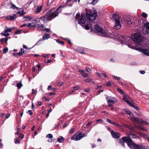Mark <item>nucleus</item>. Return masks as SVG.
<instances>
[{"instance_id":"nucleus-1","label":"nucleus","mask_w":149,"mask_h":149,"mask_svg":"<svg viewBox=\"0 0 149 149\" xmlns=\"http://www.w3.org/2000/svg\"><path fill=\"white\" fill-rule=\"evenodd\" d=\"M61 8V6L58 8L56 10H55L54 8L52 9L45 15L41 17L40 19L44 23L51 20L58 15V13L62 10H60Z\"/></svg>"},{"instance_id":"nucleus-2","label":"nucleus","mask_w":149,"mask_h":149,"mask_svg":"<svg viewBox=\"0 0 149 149\" xmlns=\"http://www.w3.org/2000/svg\"><path fill=\"white\" fill-rule=\"evenodd\" d=\"M86 16L89 22L93 23L97 16V10L95 8H93V10L91 11H86Z\"/></svg>"},{"instance_id":"nucleus-3","label":"nucleus","mask_w":149,"mask_h":149,"mask_svg":"<svg viewBox=\"0 0 149 149\" xmlns=\"http://www.w3.org/2000/svg\"><path fill=\"white\" fill-rule=\"evenodd\" d=\"M132 40L136 43L141 46H143L141 42L143 40V37L140 33H135L132 36Z\"/></svg>"},{"instance_id":"nucleus-4","label":"nucleus","mask_w":149,"mask_h":149,"mask_svg":"<svg viewBox=\"0 0 149 149\" xmlns=\"http://www.w3.org/2000/svg\"><path fill=\"white\" fill-rule=\"evenodd\" d=\"M113 19L115 21V26L113 28L115 29H119L121 28V21L119 16L117 14H114L112 17Z\"/></svg>"},{"instance_id":"nucleus-5","label":"nucleus","mask_w":149,"mask_h":149,"mask_svg":"<svg viewBox=\"0 0 149 149\" xmlns=\"http://www.w3.org/2000/svg\"><path fill=\"white\" fill-rule=\"evenodd\" d=\"M125 112L127 114L130 115V116L132 118L131 120L136 123L139 124L141 125L143 123H145L146 122L144 120H143L141 118H136L133 115L132 113L131 112L128 110H125Z\"/></svg>"},{"instance_id":"nucleus-6","label":"nucleus","mask_w":149,"mask_h":149,"mask_svg":"<svg viewBox=\"0 0 149 149\" xmlns=\"http://www.w3.org/2000/svg\"><path fill=\"white\" fill-rule=\"evenodd\" d=\"M131 40L130 38L129 37L125 36L123 37L122 38V40H119V42L121 44L127 45L130 48H133L134 47L129 44V43L130 42V41H131Z\"/></svg>"},{"instance_id":"nucleus-7","label":"nucleus","mask_w":149,"mask_h":149,"mask_svg":"<svg viewBox=\"0 0 149 149\" xmlns=\"http://www.w3.org/2000/svg\"><path fill=\"white\" fill-rule=\"evenodd\" d=\"M124 142H127L128 146L131 149H133L135 145V143L133 142L131 139L128 137L124 136L122 139Z\"/></svg>"},{"instance_id":"nucleus-8","label":"nucleus","mask_w":149,"mask_h":149,"mask_svg":"<svg viewBox=\"0 0 149 149\" xmlns=\"http://www.w3.org/2000/svg\"><path fill=\"white\" fill-rule=\"evenodd\" d=\"M81 15V16L79 13H77L76 15L75 19L78 20L79 24L82 25L86 23V19L85 17L83 16L82 13Z\"/></svg>"},{"instance_id":"nucleus-9","label":"nucleus","mask_w":149,"mask_h":149,"mask_svg":"<svg viewBox=\"0 0 149 149\" xmlns=\"http://www.w3.org/2000/svg\"><path fill=\"white\" fill-rule=\"evenodd\" d=\"M95 30L97 32L101 33L102 34V36H105L107 35V33L102 28L98 25L96 24L94 26Z\"/></svg>"},{"instance_id":"nucleus-10","label":"nucleus","mask_w":149,"mask_h":149,"mask_svg":"<svg viewBox=\"0 0 149 149\" xmlns=\"http://www.w3.org/2000/svg\"><path fill=\"white\" fill-rule=\"evenodd\" d=\"M85 134H84L83 135L81 133H79L78 134L76 135L75 136V134H74V135L71 138V139L72 140H74L75 141H78L80 140L81 139L82 137H84V136H86L85 135Z\"/></svg>"},{"instance_id":"nucleus-11","label":"nucleus","mask_w":149,"mask_h":149,"mask_svg":"<svg viewBox=\"0 0 149 149\" xmlns=\"http://www.w3.org/2000/svg\"><path fill=\"white\" fill-rule=\"evenodd\" d=\"M143 32L144 34L149 33V23L148 22L144 24L143 28Z\"/></svg>"},{"instance_id":"nucleus-12","label":"nucleus","mask_w":149,"mask_h":149,"mask_svg":"<svg viewBox=\"0 0 149 149\" xmlns=\"http://www.w3.org/2000/svg\"><path fill=\"white\" fill-rule=\"evenodd\" d=\"M132 149H149V148L147 146L135 144Z\"/></svg>"},{"instance_id":"nucleus-13","label":"nucleus","mask_w":149,"mask_h":149,"mask_svg":"<svg viewBox=\"0 0 149 149\" xmlns=\"http://www.w3.org/2000/svg\"><path fill=\"white\" fill-rule=\"evenodd\" d=\"M138 50L142 52L144 54L149 56V50L147 49H144L141 48H139L137 49Z\"/></svg>"},{"instance_id":"nucleus-14","label":"nucleus","mask_w":149,"mask_h":149,"mask_svg":"<svg viewBox=\"0 0 149 149\" xmlns=\"http://www.w3.org/2000/svg\"><path fill=\"white\" fill-rule=\"evenodd\" d=\"M111 134L114 138H118L120 137V134L119 133L115 132L113 130L111 131Z\"/></svg>"},{"instance_id":"nucleus-15","label":"nucleus","mask_w":149,"mask_h":149,"mask_svg":"<svg viewBox=\"0 0 149 149\" xmlns=\"http://www.w3.org/2000/svg\"><path fill=\"white\" fill-rule=\"evenodd\" d=\"M76 51L81 54H85L84 53V49L83 47H77Z\"/></svg>"},{"instance_id":"nucleus-16","label":"nucleus","mask_w":149,"mask_h":149,"mask_svg":"<svg viewBox=\"0 0 149 149\" xmlns=\"http://www.w3.org/2000/svg\"><path fill=\"white\" fill-rule=\"evenodd\" d=\"M17 17V16L16 14H14L13 15H9L7 17L8 19L10 20H14Z\"/></svg>"},{"instance_id":"nucleus-17","label":"nucleus","mask_w":149,"mask_h":149,"mask_svg":"<svg viewBox=\"0 0 149 149\" xmlns=\"http://www.w3.org/2000/svg\"><path fill=\"white\" fill-rule=\"evenodd\" d=\"M42 6H38L36 9V10L35 11V12L36 14H38L39 13L41 10Z\"/></svg>"},{"instance_id":"nucleus-18","label":"nucleus","mask_w":149,"mask_h":149,"mask_svg":"<svg viewBox=\"0 0 149 149\" xmlns=\"http://www.w3.org/2000/svg\"><path fill=\"white\" fill-rule=\"evenodd\" d=\"M50 36L49 34L47 33H45V35L43 36L42 37L43 40H45L47 39L50 37Z\"/></svg>"},{"instance_id":"nucleus-19","label":"nucleus","mask_w":149,"mask_h":149,"mask_svg":"<svg viewBox=\"0 0 149 149\" xmlns=\"http://www.w3.org/2000/svg\"><path fill=\"white\" fill-rule=\"evenodd\" d=\"M126 20L127 22V23L128 25L131 24L134 22H134L133 20L131 19L130 18H127Z\"/></svg>"},{"instance_id":"nucleus-20","label":"nucleus","mask_w":149,"mask_h":149,"mask_svg":"<svg viewBox=\"0 0 149 149\" xmlns=\"http://www.w3.org/2000/svg\"><path fill=\"white\" fill-rule=\"evenodd\" d=\"M11 5V8L13 9H16L17 10H18L19 8L16 7L14 4L13 3H11L10 4Z\"/></svg>"},{"instance_id":"nucleus-21","label":"nucleus","mask_w":149,"mask_h":149,"mask_svg":"<svg viewBox=\"0 0 149 149\" xmlns=\"http://www.w3.org/2000/svg\"><path fill=\"white\" fill-rule=\"evenodd\" d=\"M123 126L126 127L128 128L129 129H131V130H132V127L130 125H129L127 124H126L125 123H123Z\"/></svg>"},{"instance_id":"nucleus-22","label":"nucleus","mask_w":149,"mask_h":149,"mask_svg":"<svg viewBox=\"0 0 149 149\" xmlns=\"http://www.w3.org/2000/svg\"><path fill=\"white\" fill-rule=\"evenodd\" d=\"M24 53V50L22 48L21 49L19 52L17 53V54L19 56H21Z\"/></svg>"},{"instance_id":"nucleus-23","label":"nucleus","mask_w":149,"mask_h":149,"mask_svg":"<svg viewBox=\"0 0 149 149\" xmlns=\"http://www.w3.org/2000/svg\"><path fill=\"white\" fill-rule=\"evenodd\" d=\"M27 26L28 27H35L36 26L35 23L34 22L28 23Z\"/></svg>"},{"instance_id":"nucleus-24","label":"nucleus","mask_w":149,"mask_h":149,"mask_svg":"<svg viewBox=\"0 0 149 149\" xmlns=\"http://www.w3.org/2000/svg\"><path fill=\"white\" fill-rule=\"evenodd\" d=\"M26 13L24 12V10H22V11H19L17 13V14H19L20 15L19 16H22L23 15L25 14Z\"/></svg>"},{"instance_id":"nucleus-25","label":"nucleus","mask_w":149,"mask_h":149,"mask_svg":"<svg viewBox=\"0 0 149 149\" xmlns=\"http://www.w3.org/2000/svg\"><path fill=\"white\" fill-rule=\"evenodd\" d=\"M118 142L123 147H125L124 142H124L122 140H121V139H119L118 140Z\"/></svg>"},{"instance_id":"nucleus-26","label":"nucleus","mask_w":149,"mask_h":149,"mask_svg":"<svg viewBox=\"0 0 149 149\" xmlns=\"http://www.w3.org/2000/svg\"><path fill=\"white\" fill-rule=\"evenodd\" d=\"M1 34L3 35L6 36H8L9 35V33L7 31H6V30L3 31L1 33Z\"/></svg>"},{"instance_id":"nucleus-27","label":"nucleus","mask_w":149,"mask_h":149,"mask_svg":"<svg viewBox=\"0 0 149 149\" xmlns=\"http://www.w3.org/2000/svg\"><path fill=\"white\" fill-rule=\"evenodd\" d=\"M64 139V138L63 137L61 136L60 138H58L57 141L59 143H61L63 141Z\"/></svg>"},{"instance_id":"nucleus-28","label":"nucleus","mask_w":149,"mask_h":149,"mask_svg":"<svg viewBox=\"0 0 149 149\" xmlns=\"http://www.w3.org/2000/svg\"><path fill=\"white\" fill-rule=\"evenodd\" d=\"M81 75L84 77H89V75L87 73L85 72V71L81 74Z\"/></svg>"},{"instance_id":"nucleus-29","label":"nucleus","mask_w":149,"mask_h":149,"mask_svg":"<svg viewBox=\"0 0 149 149\" xmlns=\"http://www.w3.org/2000/svg\"><path fill=\"white\" fill-rule=\"evenodd\" d=\"M14 142L15 144H19L20 143V141L19 139L18 138L16 137L15 139Z\"/></svg>"},{"instance_id":"nucleus-30","label":"nucleus","mask_w":149,"mask_h":149,"mask_svg":"<svg viewBox=\"0 0 149 149\" xmlns=\"http://www.w3.org/2000/svg\"><path fill=\"white\" fill-rule=\"evenodd\" d=\"M24 18H26L27 19H26V21H29L31 19H32L33 18V17L29 16L25 17H24Z\"/></svg>"},{"instance_id":"nucleus-31","label":"nucleus","mask_w":149,"mask_h":149,"mask_svg":"<svg viewBox=\"0 0 149 149\" xmlns=\"http://www.w3.org/2000/svg\"><path fill=\"white\" fill-rule=\"evenodd\" d=\"M115 102V99L109 100H107V103H114Z\"/></svg>"},{"instance_id":"nucleus-32","label":"nucleus","mask_w":149,"mask_h":149,"mask_svg":"<svg viewBox=\"0 0 149 149\" xmlns=\"http://www.w3.org/2000/svg\"><path fill=\"white\" fill-rule=\"evenodd\" d=\"M117 90H118V91L121 94H122L123 95H125V93H124L123 92V91L121 90V89H120V88H117Z\"/></svg>"},{"instance_id":"nucleus-33","label":"nucleus","mask_w":149,"mask_h":149,"mask_svg":"<svg viewBox=\"0 0 149 149\" xmlns=\"http://www.w3.org/2000/svg\"><path fill=\"white\" fill-rule=\"evenodd\" d=\"M36 26H37V27L38 28H44V25L42 24H37Z\"/></svg>"},{"instance_id":"nucleus-34","label":"nucleus","mask_w":149,"mask_h":149,"mask_svg":"<svg viewBox=\"0 0 149 149\" xmlns=\"http://www.w3.org/2000/svg\"><path fill=\"white\" fill-rule=\"evenodd\" d=\"M22 85L21 83H17V87L19 89L20 88H21L22 87Z\"/></svg>"},{"instance_id":"nucleus-35","label":"nucleus","mask_w":149,"mask_h":149,"mask_svg":"<svg viewBox=\"0 0 149 149\" xmlns=\"http://www.w3.org/2000/svg\"><path fill=\"white\" fill-rule=\"evenodd\" d=\"M53 136L52 134H49L47 135L46 137L47 138L52 139L53 138Z\"/></svg>"},{"instance_id":"nucleus-36","label":"nucleus","mask_w":149,"mask_h":149,"mask_svg":"<svg viewBox=\"0 0 149 149\" xmlns=\"http://www.w3.org/2000/svg\"><path fill=\"white\" fill-rule=\"evenodd\" d=\"M141 16L143 17L146 18L147 17L148 15L146 13L143 12L141 14Z\"/></svg>"},{"instance_id":"nucleus-37","label":"nucleus","mask_w":149,"mask_h":149,"mask_svg":"<svg viewBox=\"0 0 149 149\" xmlns=\"http://www.w3.org/2000/svg\"><path fill=\"white\" fill-rule=\"evenodd\" d=\"M132 136V138L133 139H137L139 138V136L135 134H132L131 135Z\"/></svg>"},{"instance_id":"nucleus-38","label":"nucleus","mask_w":149,"mask_h":149,"mask_svg":"<svg viewBox=\"0 0 149 149\" xmlns=\"http://www.w3.org/2000/svg\"><path fill=\"white\" fill-rule=\"evenodd\" d=\"M56 42L59 44H60L62 45H63L64 42L63 41H61L58 39L56 40Z\"/></svg>"},{"instance_id":"nucleus-39","label":"nucleus","mask_w":149,"mask_h":149,"mask_svg":"<svg viewBox=\"0 0 149 149\" xmlns=\"http://www.w3.org/2000/svg\"><path fill=\"white\" fill-rule=\"evenodd\" d=\"M107 120L108 121V122L109 123H111L113 125V124H115V122H113V121H112V120H111L110 119L107 118Z\"/></svg>"},{"instance_id":"nucleus-40","label":"nucleus","mask_w":149,"mask_h":149,"mask_svg":"<svg viewBox=\"0 0 149 149\" xmlns=\"http://www.w3.org/2000/svg\"><path fill=\"white\" fill-rule=\"evenodd\" d=\"M98 0H93V1L91 2V4L94 5L96 4L98 1Z\"/></svg>"},{"instance_id":"nucleus-41","label":"nucleus","mask_w":149,"mask_h":149,"mask_svg":"<svg viewBox=\"0 0 149 149\" xmlns=\"http://www.w3.org/2000/svg\"><path fill=\"white\" fill-rule=\"evenodd\" d=\"M136 128L139 130H145V129L143 127H140L139 126H137V127H136Z\"/></svg>"},{"instance_id":"nucleus-42","label":"nucleus","mask_w":149,"mask_h":149,"mask_svg":"<svg viewBox=\"0 0 149 149\" xmlns=\"http://www.w3.org/2000/svg\"><path fill=\"white\" fill-rule=\"evenodd\" d=\"M113 125L119 128H121L122 127V126L121 125H120V124L117 123H115V124H113Z\"/></svg>"},{"instance_id":"nucleus-43","label":"nucleus","mask_w":149,"mask_h":149,"mask_svg":"<svg viewBox=\"0 0 149 149\" xmlns=\"http://www.w3.org/2000/svg\"><path fill=\"white\" fill-rule=\"evenodd\" d=\"M22 31V30H21L20 31H18L16 32H15L14 34V35H16L17 34H20L21 32Z\"/></svg>"},{"instance_id":"nucleus-44","label":"nucleus","mask_w":149,"mask_h":149,"mask_svg":"<svg viewBox=\"0 0 149 149\" xmlns=\"http://www.w3.org/2000/svg\"><path fill=\"white\" fill-rule=\"evenodd\" d=\"M8 51V48H6L4 49L3 51V53L4 54L6 53Z\"/></svg>"},{"instance_id":"nucleus-45","label":"nucleus","mask_w":149,"mask_h":149,"mask_svg":"<svg viewBox=\"0 0 149 149\" xmlns=\"http://www.w3.org/2000/svg\"><path fill=\"white\" fill-rule=\"evenodd\" d=\"M73 89L74 90H76L80 89V87L78 86H77L75 87H73Z\"/></svg>"},{"instance_id":"nucleus-46","label":"nucleus","mask_w":149,"mask_h":149,"mask_svg":"<svg viewBox=\"0 0 149 149\" xmlns=\"http://www.w3.org/2000/svg\"><path fill=\"white\" fill-rule=\"evenodd\" d=\"M36 105L38 106H41L42 105V103L40 102H38L36 103Z\"/></svg>"},{"instance_id":"nucleus-47","label":"nucleus","mask_w":149,"mask_h":149,"mask_svg":"<svg viewBox=\"0 0 149 149\" xmlns=\"http://www.w3.org/2000/svg\"><path fill=\"white\" fill-rule=\"evenodd\" d=\"M63 84V83L62 82H58L57 83V84L58 86H62Z\"/></svg>"},{"instance_id":"nucleus-48","label":"nucleus","mask_w":149,"mask_h":149,"mask_svg":"<svg viewBox=\"0 0 149 149\" xmlns=\"http://www.w3.org/2000/svg\"><path fill=\"white\" fill-rule=\"evenodd\" d=\"M85 70L87 72H90L91 71V69L89 68L86 67L85 68Z\"/></svg>"},{"instance_id":"nucleus-49","label":"nucleus","mask_w":149,"mask_h":149,"mask_svg":"<svg viewBox=\"0 0 149 149\" xmlns=\"http://www.w3.org/2000/svg\"><path fill=\"white\" fill-rule=\"evenodd\" d=\"M27 113H28L29 114V115L31 116L32 115V112L31 110H29L28 111Z\"/></svg>"},{"instance_id":"nucleus-50","label":"nucleus","mask_w":149,"mask_h":149,"mask_svg":"<svg viewBox=\"0 0 149 149\" xmlns=\"http://www.w3.org/2000/svg\"><path fill=\"white\" fill-rule=\"evenodd\" d=\"M91 80V79L88 78V79H85L84 80V81L86 82H90Z\"/></svg>"},{"instance_id":"nucleus-51","label":"nucleus","mask_w":149,"mask_h":149,"mask_svg":"<svg viewBox=\"0 0 149 149\" xmlns=\"http://www.w3.org/2000/svg\"><path fill=\"white\" fill-rule=\"evenodd\" d=\"M74 128H72L71 129L70 131H69V133H73L74 132Z\"/></svg>"},{"instance_id":"nucleus-52","label":"nucleus","mask_w":149,"mask_h":149,"mask_svg":"<svg viewBox=\"0 0 149 149\" xmlns=\"http://www.w3.org/2000/svg\"><path fill=\"white\" fill-rule=\"evenodd\" d=\"M84 28L86 29V30H88L89 29V26L88 25H85Z\"/></svg>"},{"instance_id":"nucleus-53","label":"nucleus","mask_w":149,"mask_h":149,"mask_svg":"<svg viewBox=\"0 0 149 149\" xmlns=\"http://www.w3.org/2000/svg\"><path fill=\"white\" fill-rule=\"evenodd\" d=\"M44 31H45L46 32H49L50 31V30L49 28H45L44 29Z\"/></svg>"},{"instance_id":"nucleus-54","label":"nucleus","mask_w":149,"mask_h":149,"mask_svg":"<svg viewBox=\"0 0 149 149\" xmlns=\"http://www.w3.org/2000/svg\"><path fill=\"white\" fill-rule=\"evenodd\" d=\"M132 107H134L136 110H138L139 109V107L137 106H135L134 104H133V106H132Z\"/></svg>"},{"instance_id":"nucleus-55","label":"nucleus","mask_w":149,"mask_h":149,"mask_svg":"<svg viewBox=\"0 0 149 149\" xmlns=\"http://www.w3.org/2000/svg\"><path fill=\"white\" fill-rule=\"evenodd\" d=\"M37 67L38 68V71H40L41 68H40V64H38L37 65Z\"/></svg>"},{"instance_id":"nucleus-56","label":"nucleus","mask_w":149,"mask_h":149,"mask_svg":"<svg viewBox=\"0 0 149 149\" xmlns=\"http://www.w3.org/2000/svg\"><path fill=\"white\" fill-rule=\"evenodd\" d=\"M93 123V122L92 121L89 122L86 125L87 127H88V126H90Z\"/></svg>"},{"instance_id":"nucleus-57","label":"nucleus","mask_w":149,"mask_h":149,"mask_svg":"<svg viewBox=\"0 0 149 149\" xmlns=\"http://www.w3.org/2000/svg\"><path fill=\"white\" fill-rule=\"evenodd\" d=\"M113 77L115 78V79L117 80H119L120 79V78L119 77H116L115 76H113Z\"/></svg>"},{"instance_id":"nucleus-58","label":"nucleus","mask_w":149,"mask_h":149,"mask_svg":"<svg viewBox=\"0 0 149 149\" xmlns=\"http://www.w3.org/2000/svg\"><path fill=\"white\" fill-rule=\"evenodd\" d=\"M24 137V135L22 134H20L19 135V138L21 139H23Z\"/></svg>"},{"instance_id":"nucleus-59","label":"nucleus","mask_w":149,"mask_h":149,"mask_svg":"<svg viewBox=\"0 0 149 149\" xmlns=\"http://www.w3.org/2000/svg\"><path fill=\"white\" fill-rule=\"evenodd\" d=\"M128 104L131 107L133 106V104H134L133 103L131 102L130 101V102Z\"/></svg>"},{"instance_id":"nucleus-60","label":"nucleus","mask_w":149,"mask_h":149,"mask_svg":"<svg viewBox=\"0 0 149 149\" xmlns=\"http://www.w3.org/2000/svg\"><path fill=\"white\" fill-rule=\"evenodd\" d=\"M111 85V82L110 81L107 82L106 84V85L107 86H110Z\"/></svg>"},{"instance_id":"nucleus-61","label":"nucleus","mask_w":149,"mask_h":149,"mask_svg":"<svg viewBox=\"0 0 149 149\" xmlns=\"http://www.w3.org/2000/svg\"><path fill=\"white\" fill-rule=\"evenodd\" d=\"M5 30L6 31H7L8 33V32H10L11 31V29L10 28L6 29Z\"/></svg>"},{"instance_id":"nucleus-62","label":"nucleus","mask_w":149,"mask_h":149,"mask_svg":"<svg viewBox=\"0 0 149 149\" xmlns=\"http://www.w3.org/2000/svg\"><path fill=\"white\" fill-rule=\"evenodd\" d=\"M47 141L49 142H52L54 141V140L53 139H48L47 140Z\"/></svg>"},{"instance_id":"nucleus-63","label":"nucleus","mask_w":149,"mask_h":149,"mask_svg":"<svg viewBox=\"0 0 149 149\" xmlns=\"http://www.w3.org/2000/svg\"><path fill=\"white\" fill-rule=\"evenodd\" d=\"M26 26H27V25L26 24H23L20 26V28L24 27Z\"/></svg>"},{"instance_id":"nucleus-64","label":"nucleus","mask_w":149,"mask_h":149,"mask_svg":"<svg viewBox=\"0 0 149 149\" xmlns=\"http://www.w3.org/2000/svg\"><path fill=\"white\" fill-rule=\"evenodd\" d=\"M140 73L142 74H143L145 73V72L143 70H141L139 71Z\"/></svg>"}]
</instances>
